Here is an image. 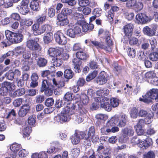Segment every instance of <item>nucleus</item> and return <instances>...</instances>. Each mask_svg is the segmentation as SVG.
I'll use <instances>...</instances> for the list:
<instances>
[{
	"label": "nucleus",
	"instance_id": "47",
	"mask_svg": "<svg viewBox=\"0 0 158 158\" xmlns=\"http://www.w3.org/2000/svg\"><path fill=\"white\" fill-rule=\"evenodd\" d=\"M150 60L153 61H156L158 60V53L156 52H151L149 55Z\"/></svg>",
	"mask_w": 158,
	"mask_h": 158
},
{
	"label": "nucleus",
	"instance_id": "37",
	"mask_svg": "<svg viewBox=\"0 0 158 158\" xmlns=\"http://www.w3.org/2000/svg\"><path fill=\"white\" fill-rule=\"evenodd\" d=\"M128 55L131 58H134L135 56L136 51L135 49L131 47H128L127 49Z\"/></svg>",
	"mask_w": 158,
	"mask_h": 158
},
{
	"label": "nucleus",
	"instance_id": "62",
	"mask_svg": "<svg viewBox=\"0 0 158 158\" xmlns=\"http://www.w3.org/2000/svg\"><path fill=\"white\" fill-rule=\"evenodd\" d=\"M96 100V98H95V100L96 101V102H93L90 108L92 110H95L97 109L99 107V103L101 102V101H98Z\"/></svg>",
	"mask_w": 158,
	"mask_h": 158
},
{
	"label": "nucleus",
	"instance_id": "38",
	"mask_svg": "<svg viewBox=\"0 0 158 158\" xmlns=\"http://www.w3.org/2000/svg\"><path fill=\"white\" fill-rule=\"evenodd\" d=\"M31 9L33 10L38 11L40 9L39 2L32 1L30 3Z\"/></svg>",
	"mask_w": 158,
	"mask_h": 158
},
{
	"label": "nucleus",
	"instance_id": "6",
	"mask_svg": "<svg viewBox=\"0 0 158 158\" xmlns=\"http://www.w3.org/2000/svg\"><path fill=\"white\" fill-rule=\"evenodd\" d=\"M63 51V49L61 48L51 47L48 50L47 54L50 57L54 58L60 56Z\"/></svg>",
	"mask_w": 158,
	"mask_h": 158
},
{
	"label": "nucleus",
	"instance_id": "61",
	"mask_svg": "<svg viewBox=\"0 0 158 158\" xmlns=\"http://www.w3.org/2000/svg\"><path fill=\"white\" fill-rule=\"evenodd\" d=\"M143 156L144 158H155V155L153 151H150L147 153H145Z\"/></svg>",
	"mask_w": 158,
	"mask_h": 158
},
{
	"label": "nucleus",
	"instance_id": "54",
	"mask_svg": "<svg viewBox=\"0 0 158 158\" xmlns=\"http://www.w3.org/2000/svg\"><path fill=\"white\" fill-rule=\"evenodd\" d=\"M143 4L142 2L136 1L134 8L136 11H140L143 9Z\"/></svg>",
	"mask_w": 158,
	"mask_h": 158
},
{
	"label": "nucleus",
	"instance_id": "28",
	"mask_svg": "<svg viewBox=\"0 0 158 158\" xmlns=\"http://www.w3.org/2000/svg\"><path fill=\"white\" fill-rule=\"evenodd\" d=\"M52 61L53 65L56 67L60 66L63 63L62 58H58V57L53 58Z\"/></svg>",
	"mask_w": 158,
	"mask_h": 158
},
{
	"label": "nucleus",
	"instance_id": "55",
	"mask_svg": "<svg viewBox=\"0 0 158 158\" xmlns=\"http://www.w3.org/2000/svg\"><path fill=\"white\" fill-rule=\"evenodd\" d=\"M81 100L83 104L86 105L89 102V99L86 94H83L81 97Z\"/></svg>",
	"mask_w": 158,
	"mask_h": 158
},
{
	"label": "nucleus",
	"instance_id": "11",
	"mask_svg": "<svg viewBox=\"0 0 158 158\" xmlns=\"http://www.w3.org/2000/svg\"><path fill=\"white\" fill-rule=\"evenodd\" d=\"M135 19L139 24H145L148 21V17L145 14L140 13L137 14Z\"/></svg>",
	"mask_w": 158,
	"mask_h": 158
},
{
	"label": "nucleus",
	"instance_id": "35",
	"mask_svg": "<svg viewBox=\"0 0 158 158\" xmlns=\"http://www.w3.org/2000/svg\"><path fill=\"white\" fill-rule=\"evenodd\" d=\"M80 152V149L79 148H74L72 149L71 151V154L72 157L76 158L79 155Z\"/></svg>",
	"mask_w": 158,
	"mask_h": 158
},
{
	"label": "nucleus",
	"instance_id": "36",
	"mask_svg": "<svg viewBox=\"0 0 158 158\" xmlns=\"http://www.w3.org/2000/svg\"><path fill=\"white\" fill-rule=\"evenodd\" d=\"M98 74V71L94 70L89 73L86 77V80L87 81H89L93 80L97 76Z\"/></svg>",
	"mask_w": 158,
	"mask_h": 158
},
{
	"label": "nucleus",
	"instance_id": "5",
	"mask_svg": "<svg viewBox=\"0 0 158 158\" xmlns=\"http://www.w3.org/2000/svg\"><path fill=\"white\" fill-rule=\"evenodd\" d=\"M76 104L77 102L73 104L69 102L67 103V106L64 108L62 113L64 114H67L69 116L74 114L75 113L76 110Z\"/></svg>",
	"mask_w": 158,
	"mask_h": 158
},
{
	"label": "nucleus",
	"instance_id": "17",
	"mask_svg": "<svg viewBox=\"0 0 158 158\" xmlns=\"http://www.w3.org/2000/svg\"><path fill=\"white\" fill-rule=\"evenodd\" d=\"M30 110V106L28 104H24L20 107L19 112V116L23 117L26 115Z\"/></svg>",
	"mask_w": 158,
	"mask_h": 158
},
{
	"label": "nucleus",
	"instance_id": "53",
	"mask_svg": "<svg viewBox=\"0 0 158 158\" xmlns=\"http://www.w3.org/2000/svg\"><path fill=\"white\" fill-rule=\"evenodd\" d=\"M138 113L137 109L135 107H133L131 110L130 115L131 118H136L137 117Z\"/></svg>",
	"mask_w": 158,
	"mask_h": 158
},
{
	"label": "nucleus",
	"instance_id": "52",
	"mask_svg": "<svg viewBox=\"0 0 158 158\" xmlns=\"http://www.w3.org/2000/svg\"><path fill=\"white\" fill-rule=\"evenodd\" d=\"M69 23V19L67 18H66L58 20L57 22L56 23L58 25L63 26L68 25Z\"/></svg>",
	"mask_w": 158,
	"mask_h": 158
},
{
	"label": "nucleus",
	"instance_id": "13",
	"mask_svg": "<svg viewBox=\"0 0 158 158\" xmlns=\"http://www.w3.org/2000/svg\"><path fill=\"white\" fill-rule=\"evenodd\" d=\"M79 135L81 136L82 139H88L90 136H93L95 133L94 129H89L85 131H78Z\"/></svg>",
	"mask_w": 158,
	"mask_h": 158
},
{
	"label": "nucleus",
	"instance_id": "25",
	"mask_svg": "<svg viewBox=\"0 0 158 158\" xmlns=\"http://www.w3.org/2000/svg\"><path fill=\"white\" fill-rule=\"evenodd\" d=\"M53 39V34L52 33H47L43 37V40L45 44H48L51 43Z\"/></svg>",
	"mask_w": 158,
	"mask_h": 158
},
{
	"label": "nucleus",
	"instance_id": "12",
	"mask_svg": "<svg viewBox=\"0 0 158 158\" xmlns=\"http://www.w3.org/2000/svg\"><path fill=\"white\" fill-rule=\"evenodd\" d=\"M24 58L23 64H31L33 63L32 58L31 57V54L26 50L22 54Z\"/></svg>",
	"mask_w": 158,
	"mask_h": 158
},
{
	"label": "nucleus",
	"instance_id": "24",
	"mask_svg": "<svg viewBox=\"0 0 158 158\" xmlns=\"http://www.w3.org/2000/svg\"><path fill=\"white\" fill-rule=\"evenodd\" d=\"M18 11L21 14L25 15L29 12L28 7L18 5L16 7Z\"/></svg>",
	"mask_w": 158,
	"mask_h": 158
},
{
	"label": "nucleus",
	"instance_id": "32",
	"mask_svg": "<svg viewBox=\"0 0 158 158\" xmlns=\"http://www.w3.org/2000/svg\"><path fill=\"white\" fill-rule=\"evenodd\" d=\"M41 27H40V24L38 23L34 24L32 27V29L34 33H35V35H41L40 29Z\"/></svg>",
	"mask_w": 158,
	"mask_h": 158
},
{
	"label": "nucleus",
	"instance_id": "63",
	"mask_svg": "<svg viewBox=\"0 0 158 158\" xmlns=\"http://www.w3.org/2000/svg\"><path fill=\"white\" fill-rule=\"evenodd\" d=\"M149 42L151 47V49L153 50L157 45V41L156 39L154 37L151 38L149 40Z\"/></svg>",
	"mask_w": 158,
	"mask_h": 158
},
{
	"label": "nucleus",
	"instance_id": "10",
	"mask_svg": "<svg viewBox=\"0 0 158 158\" xmlns=\"http://www.w3.org/2000/svg\"><path fill=\"white\" fill-rule=\"evenodd\" d=\"M134 26L131 23H127L123 26V30L125 35L128 38L131 37L132 35Z\"/></svg>",
	"mask_w": 158,
	"mask_h": 158
},
{
	"label": "nucleus",
	"instance_id": "8",
	"mask_svg": "<svg viewBox=\"0 0 158 158\" xmlns=\"http://www.w3.org/2000/svg\"><path fill=\"white\" fill-rule=\"evenodd\" d=\"M27 47L31 51H40L41 47L37 42L33 40H29L27 41Z\"/></svg>",
	"mask_w": 158,
	"mask_h": 158
},
{
	"label": "nucleus",
	"instance_id": "46",
	"mask_svg": "<svg viewBox=\"0 0 158 158\" xmlns=\"http://www.w3.org/2000/svg\"><path fill=\"white\" fill-rule=\"evenodd\" d=\"M152 94V99H154L156 102H158V89L153 88L151 89Z\"/></svg>",
	"mask_w": 158,
	"mask_h": 158
},
{
	"label": "nucleus",
	"instance_id": "23",
	"mask_svg": "<svg viewBox=\"0 0 158 158\" xmlns=\"http://www.w3.org/2000/svg\"><path fill=\"white\" fill-rule=\"evenodd\" d=\"M25 93V90L24 88L17 89L11 94L13 98L19 97L23 95Z\"/></svg>",
	"mask_w": 158,
	"mask_h": 158
},
{
	"label": "nucleus",
	"instance_id": "4",
	"mask_svg": "<svg viewBox=\"0 0 158 158\" xmlns=\"http://www.w3.org/2000/svg\"><path fill=\"white\" fill-rule=\"evenodd\" d=\"M158 27L157 25L153 24L150 27L148 26L144 27L143 31L144 35L149 37H152L156 35V32Z\"/></svg>",
	"mask_w": 158,
	"mask_h": 158
},
{
	"label": "nucleus",
	"instance_id": "49",
	"mask_svg": "<svg viewBox=\"0 0 158 158\" xmlns=\"http://www.w3.org/2000/svg\"><path fill=\"white\" fill-rule=\"evenodd\" d=\"M75 19L77 21V23L79 24V22L81 21H84L83 20L84 19L83 15L81 14L78 13H75L74 14Z\"/></svg>",
	"mask_w": 158,
	"mask_h": 158
},
{
	"label": "nucleus",
	"instance_id": "60",
	"mask_svg": "<svg viewBox=\"0 0 158 158\" xmlns=\"http://www.w3.org/2000/svg\"><path fill=\"white\" fill-rule=\"evenodd\" d=\"M23 99L22 98H18L15 99L13 102V105L15 107H18L22 104Z\"/></svg>",
	"mask_w": 158,
	"mask_h": 158
},
{
	"label": "nucleus",
	"instance_id": "50",
	"mask_svg": "<svg viewBox=\"0 0 158 158\" xmlns=\"http://www.w3.org/2000/svg\"><path fill=\"white\" fill-rule=\"evenodd\" d=\"M110 103L112 107H116L118 106L119 102L118 99L115 98H112L110 99Z\"/></svg>",
	"mask_w": 158,
	"mask_h": 158
},
{
	"label": "nucleus",
	"instance_id": "3",
	"mask_svg": "<svg viewBox=\"0 0 158 158\" xmlns=\"http://www.w3.org/2000/svg\"><path fill=\"white\" fill-rule=\"evenodd\" d=\"M108 74L104 71H102L96 78L95 81L99 85H103L106 84L109 80Z\"/></svg>",
	"mask_w": 158,
	"mask_h": 158
},
{
	"label": "nucleus",
	"instance_id": "51",
	"mask_svg": "<svg viewBox=\"0 0 158 158\" xmlns=\"http://www.w3.org/2000/svg\"><path fill=\"white\" fill-rule=\"evenodd\" d=\"M21 148V146L17 143H15L12 144L10 146L11 150L14 152H16Z\"/></svg>",
	"mask_w": 158,
	"mask_h": 158
},
{
	"label": "nucleus",
	"instance_id": "57",
	"mask_svg": "<svg viewBox=\"0 0 158 158\" xmlns=\"http://www.w3.org/2000/svg\"><path fill=\"white\" fill-rule=\"evenodd\" d=\"M64 100L65 102H70L73 99V94L69 92H67L64 95Z\"/></svg>",
	"mask_w": 158,
	"mask_h": 158
},
{
	"label": "nucleus",
	"instance_id": "39",
	"mask_svg": "<svg viewBox=\"0 0 158 158\" xmlns=\"http://www.w3.org/2000/svg\"><path fill=\"white\" fill-rule=\"evenodd\" d=\"M153 116L154 114L152 112L148 113L144 120L145 123L149 124L151 123L153 120Z\"/></svg>",
	"mask_w": 158,
	"mask_h": 158
},
{
	"label": "nucleus",
	"instance_id": "44",
	"mask_svg": "<svg viewBox=\"0 0 158 158\" xmlns=\"http://www.w3.org/2000/svg\"><path fill=\"white\" fill-rule=\"evenodd\" d=\"M26 48L23 46H18L15 48L16 52L19 55L22 54L26 51Z\"/></svg>",
	"mask_w": 158,
	"mask_h": 158
},
{
	"label": "nucleus",
	"instance_id": "21",
	"mask_svg": "<svg viewBox=\"0 0 158 158\" xmlns=\"http://www.w3.org/2000/svg\"><path fill=\"white\" fill-rule=\"evenodd\" d=\"M76 106V110L78 112V115L84 116H85L87 111L83 107L81 102H77Z\"/></svg>",
	"mask_w": 158,
	"mask_h": 158
},
{
	"label": "nucleus",
	"instance_id": "48",
	"mask_svg": "<svg viewBox=\"0 0 158 158\" xmlns=\"http://www.w3.org/2000/svg\"><path fill=\"white\" fill-rule=\"evenodd\" d=\"M122 132L123 135L127 137L128 136H132L134 133V131L132 129H123Z\"/></svg>",
	"mask_w": 158,
	"mask_h": 158
},
{
	"label": "nucleus",
	"instance_id": "9",
	"mask_svg": "<svg viewBox=\"0 0 158 158\" xmlns=\"http://www.w3.org/2000/svg\"><path fill=\"white\" fill-rule=\"evenodd\" d=\"M109 93V91L107 89L103 88L99 89L96 92L97 95L99 96V97L96 98L97 99L96 100L102 101L104 99L106 100H108L109 98L105 97V96H107Z\"/></svg>",
	"mask_w": 158,
	"mask_h": 158
},
{
	"label": "nucleus",
	"instance_id": "30",
	"mask_svg": "<svg viewBox=\"0 0 158 158\" xmlns=\"http://www.w3.org/2000/svg\"><path fill=\"white\" fill-rule=\"evenodd\" d=\"M44 91V94L47 96H50L53 94V90L55 89V87L54 85H49L48 87Z\"/></svg>",
	"mask_w": 158,
	"mask_h": 158
},
{
	"label": "nucleus",
	"instance_id": "56",
	"mask_svg": "<svg viewBox=\"0 0 158 158\" xmlns=\"http://www.w3.org/2000/svg\"><path fill=\"white\" fill-rule=\"evenodd\" d=\"M138 39L135 37H132L129 39V43L131 46H134L136 45L138 43Z\"/></svg>",
	"mask_w": 158,
	"mask_h": 158
},
{
	"label": "nucleus",
	"instance_id": "2",
	"mask_svg": "<svg viewBox=\"0 0 158 158\" xmlns=\"http://www.w3.org/2000/svg\"><path fill=\"white\" fill-rule=\"evenodd\" d=\"M5 33L6 38L10 44L19 43L23 38V35L19 32H14L7 30L5 31Z\"/></svg>",
	"mask_w": 158,
	"mask_h": 158
},
{
	"label": "nucleus",
	"instance_id": "18",
	"mask_svg": "<svg viewBox=\"0 0 158 158\" xmlns=\"http://www.w3.org/2000/svg\"><path fill=\"white\" fill-rule=\"evenodd\" d=\"M52 29V25L48 24H44L41 26V29H40L41 34L44 33H52L51 31Z\"/></svg>",
	"mask_w": 158,
	"mask_h": 158
},
{
	"label": "nucleus",
	"instance_id": "59",
	"mask_svg": "<svg viewBox=\"0 0 158 158\" xmlns=\"http://www.w3.org/2000/svg\"><path fill=\"white\" fill-rule=\"evenodd\" d=\"M41 75L42 77H47L48 79L50 76H52L51 73L49 70H43L41 71Z\"/></svg>",
	"mask_w": 158,
	"mask_h": 158
},
{
	"label": "nucleus",
	"instance_id": "19",
	"mask_svg": "<svg viewBox=\"0 0 158 158\" xmlns=\"http://www.w3.org/2000/svg\"><path fill=\"white\" fill-rule=\"evenodd\" d=\"M84 50H82L80 51H78L76 53L77 59L79 60H86L89 57V56L88 53L84 51Z\"/></svg>",
	"mask_w": 158,
	"mask_h": 158
},
{
	"label": "nucleus",
	"instance_id": "16",
	"mask_svg": "<svg viewBox=\"0 0 158 158\" xmlns=\"http://www.w3.org/2000/svg\"><path fill=\"white\" fill-rule=\"evenodd\" d=\"M72 63L75 72L78 73H80L81 71V68L82 64V61L79 59L74 58L72 60Z\"/></svg>",
	"mask_w": 158,
	"mask_h": 158
},
{
	"label": "nucleus",
	"instance_id": "42",
	"mask_svg": "<svg viewBox=\"0 0 158 158\" xmlns=\"http://www.w3.org/2000/svg\"><path fill=\"white\" fill-rule=\"evenodd\" d=\"M52 85L51 83H50L46 80H44L42 82V85L41 87V91L42 92H44L45 89L48 88L49 85Z\"/></svg>",
	"mask_w": 158,
	"mask_h": 158
},
{
	"label": "nucleus",
	"instance_id": "34",
	"mask_svg": "<svg viewBox=\"0 0 158 158\" xmlns=\"http://www.w3.org/2000/svg\"><path fill=\"white\" fill-rule=\"evenodd\" d=\"M46 14H42L41 15H38L36 17V22L39 24L43 23L46 19Z\"/></svg>",
	"mask_w": 158,
	"mask_h": 158
},
{
	"label": "nucleus",
	"instance_id": "64",
	"mask_svg": "<svg viewBox=\"0 0 158 158\" xmlns=\"http://www.w3.org/2000/svg\"><path fill=\"white\" fill-rule=\"evenodd\" d=\"M95 117L98 120L105 121L107 119V116L106 115L102 114H97Z\"/></svg>",
	"mask_w": 158,
	"mask_h": 158
},
{
	"label": "nucleus",
	"instance_id": "31",
	"mask_svg": "<svg viewBox=\"0 0 158 158\" xmlns=\"http://www.w3.org/2000/svg\"><path fill=\"white\" fill-rule=\"evenodd\" d=\"M74 75V73L70 69H66L64 72V77L68 79H70L72 78Z\"/></svg>",
	"mask_w": 158,
	"mask_h": 158
},
{
	"label": "nucleus",
	"instance_id": "15",
	"mask_svg": "<svg viewBox=\"0 0 158 158\" xmlns=\"http://www.w3.org/2000/svg\"><path fill=\"white\" fill-rule=\"evenodd\" d=\"M79 24L82 26V31L84 32L92 31L94 27V26L93 24H89L84 21L80 22Z\"/></svg>",
	"mask_w": 158,
	"mask_h": 158
},
{
	"label": "nucleus",
	"instance_id": "29",
	"mask_svg": "<svg viewBox=\"0 0 158 158\" xmlns=\"http://www.w3.org/2000/svg\"><path fill=\"white\" fill-rule=\"evenodd\" d=\"M47 59L44 58L40 57L37 61V64L40 67H43L47 65Z\"/></svg>",
	"mask_w": 158,
	"mask_h": 158
},
{
	"label": "nucleus",
	"instance_id": "27",
	"mask_svg": "<svg viewBox=\"0 0 158 158\" xmlns=\"http://www.w3.org/2000/svg\"><path fill=\"white\" fill-rule=\"evenodd\" d=\"M156 74L153 71H149L145 73L144 75V78L148 82H149L154 77H156Z\"/></svg>",
	"mask_w": 158,
	"mask_h": 158
},
{
	"label": "nucleus",
	"instance_id": "14",
	"mask_svg": "<svg viewBox=\"0 0 158 158\" xmlns=\"http://www.w3.org/2000/svg\"><path fill=\"white\" fill-rule=\"evenodd\" d=\"M143 98H140L139 101L146 103H149L152 102L151 99H152V94L151 92V89L142 95Z\"/></svg>",
	"mask_w": 158,
	"mask_h": 158
},
{
	"label": "nucleus",
	"instance_id": "7",
	"mask_svg": "<svg viewBox=\"0 0 158 158\" xmlns=\"http://www.w3.org/2000/svg\"><path fill=\"white\" fill-rule=\"evenodd\" d=\"M56 41L61 45L65 44L67 42V38L64 34L59 31H57L54 34Z\"/></svg>",
	"mask_w": 158,
	"mask_h": 158
},
{
	"label": "nucleus",
	"instance_id": "58",
	"mask_svg": "<svg viewBox=\"0 0 158 158\" xmlns=\"http://www.w3.org/2000/svg\"><path fill=\"white\" fill-rule=\"evenodd\" d=\"M6 76L8 79L12 80L14 78L15 74L12 70H10L6 73Z\"/></svg>",
	"mask_w": 158,
	"mask_h": 158
},
{
	"label": "nucleus",
	"instance_id": "43",
	"mask_svg": "<svg viewBox=\"0 0 158 158\" xmlns=\"http://www.w3.org/2000/svg\"><path fill=\"white\" fill-rule=\"evenodd\" d=\"M89 68L92 69H98L99 67V65L98 64L96 60H92L89 62Z\"/></svg>",
	"mask_w": 158,
	"mask_h": 158
},
{
	"label": "nucleus",
	"instance_id": "41",
	"mask_svg": "<svg viewBox=\"0 0 158 158\" xmlns=\"http://www.w3.org/2000/svg\"><path fill=\"white\" fill-rule=\"evenodd\" d=\"M16 115L15 111L14 109H12L8 113L6 117V118L10 120H12L15 118Z\"/></svg>",
	"mask_w": 158,
	"mask_h": 158
},
{
	"label": "nucleus",
	"instance_id": "26",
	"mask_svg": "<svg viewBox=\"0 0 158 158\" xmlns=\"http://www.w3.org/2000/svg\"><path fill=\"white\" fill-rule=\"evenodd\" d=\"M89 46L95 47L97 48H102L103 46V42H98L96 40L89 41Z\"/></svg>",
	"mask_w": 158,
	"mask_h": 158
},
{
	"label": "nucleus",
	"instance_id": "22",
	"mask_svg": "<svg viewBox=\"0 0 158 158\" xmlns=\"http://www.w3.org/2000/svg\"><path fill=\"white\" fill-rule=\"evenodd\" d=\"M78 135V131L77 130H76L75 134L70 137V139L71 140V143L73 144L76 145L80 142V138Z\"/></svg>",
	"mask_w": 158,
	"mask_h": 158
},
{
	"label": "nucleus",
	"instance_id": "20",
	"mask_svg": "<svg viewBox=\"0 0 158 158\" xmlns=\"http://www.w3.org/2000/svg\"><path fill=\"white\" fill-rule=\"evenodd\" d=\"M27 122L28 128L35 127L37 125L35 116L32 114L29 116L28 118Z\"/></svg>",
	"mask_w": 158,
	"mask_h": 158
},
{
	"label": "nucleus",
	"instance_id": "33",
	"mask_svg": "<svg viewBox=\"0 0 158 158\" xmlns=\"http://www.w3.org/2000/svg\"><path fill=\"white\" fill-rule=\"evenodd\" d=\"M101 107L104 109L106 111H110L112 109V107L110 104L108 102H104L100 104Z\"/></svg>",
	"mask_w": 158,
	"mask_h": 158
},
{
	"label": "nucleus",
	"instance_id": "40",
	"mask_svg": "<svg viewBox=\"0 0 158 158\" xmlns=\"http://www.w3.org/2000/svg\"><path fill=\"white\" fill-rule=\"evenodd\" d=\"M113 71L116 73H119L121 72L122 67L119 65L117 62H114L112 64Z\"/></svg>",
	"mask_w": 158,
	"mask_h": 158
},
{
	"label": "nucleus",
	"instance_id": "45",
	"mask_svg": "<svg viewBox=\"0 0 158 158\" xmlns=\"http://www.w3.org/2000/svg\"><path fill=\"white\" fill-rule=\"evenodd\" d=\"M14 52L12 51H8L6 53L3 55L0 58V61H2L5 59L7 57H10L14 56Z\"/></svg>",
	"mask_w": 158,
	"mask_h": 158
},
{
	"label": "nucleus",
	"instance_id": "1",
	"mask_svg": "<svg viewBox=\"0 0 158 158\" xmlns=\"http://www.w3.org/2000/svg\"><path fill=\"white\" fill-rule=\"evenodd\" d=\"M127 117L125 114L115 115L112 117L106 123V126L109 128H118L124 127L126 125Z\"/></svg>",
	"mask_w": 158,
	"mask_h": 158
}]
</instances>
